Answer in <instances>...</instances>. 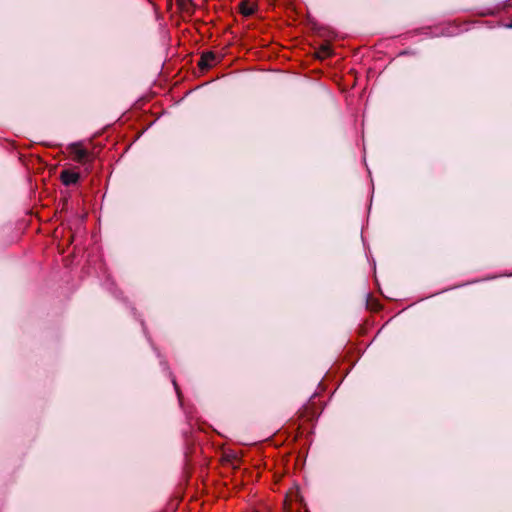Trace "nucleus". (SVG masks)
<instances>
[{
	"instance_id": "6",
	"label": "nucleus",
	"mask_w": 512,
	"mask_h": 512,
	"mask_svg": "<svg viewBox=\"0 0 512 512\" xmlns=\"http://www.w3.org/2000/svg\"><path fill=\"white\" fill-rule=\"evenodd\" d=\"M191 0H177V4L182 8V9H187V5L190 3Z\"/></svg>"
},
{
	"instance_id": "2",
	"label": "nucleus",
	"mask_w": 512,
	"mask_h": 512,
	"mask_svg": "<svg viewBox=\"0 0 512 512\" xmlns=\"http://www.w3.org/2000/svg\"><path fill=\"white\" fill-rule=\"evenodd\" d=\"M60 179L65 186L76 184L80 179V174L71 170H63Z\"/></svg>"
},
{
	"instance_id": "1",
	"label": "nucleus",
	"mask_w": 512,
	"mask_h": 512,
	"mask_svg": "<svg viewBox=\"0 0 512 512\" xmlns=\"http://www.w3.org/2000/svg\"><path fill=\"white\" fill-rule=\"evenodd\" d=\"M70 153L73 155V160L86 166V170L90 169L91 157L89 152L82 148L81 143H71L68 147Z\"/></svg>"
},
{
	"instance_id": "3",
	"label": "nucleus",
	"mask_w": 512,
	"mask_h": 512,
	"mask_svg": "<svg viewBox=\"0 0 512 512\" xmlns=\"http://www.w3.org/2000/svg\"><path fill=\"white\" fill-rule=\"evenodd\" d=\"M217 62L216 55L213 52L204 53L199 61L201 69H208Z\"/></svg>"
},
{
	"instance_id": "5",
	"label": "nucleus",
	"mask_w": 512,
	"mask_h": 512,
	"mask_svg": "<svg viewBox=\"0 0 512 512\" xmlns=\"http://www.w3.org/2000/svg\"><path fill=\"white\" fill-rule=\"evenodd\" d=\"M172 383H173V386H174L175 391H176V393H177V396H178L179 402H180V403H182V400H181V393H180V390H179V387H178V385H177V383H176L175 378H172Z\"/></svg>"
},
{
	"instance_id": "7",
	"label": "nucleus",
	"mask_w": 512,
	"mask_h": 512,
	"mask_svg": "<svg viewBox=\"0 0 512 512\" xmlns=\"http://www.w3.org/2000/svg\"><path fill=\"white\" fill-rule=\"evenodd\" d=\"M241 12H242V14H244L246 16H249V15H252L254 13V10L252 8L242 7Z\"/></svg>"
},
{
	"instance_id": "4",
	"label": "nucleus",
	"mask_w": 512,
	"mask_h": 512,
	"mask_svg": "<svg viewBox=\"0 0 512 512\" xmlns=\"http://www.w3.org/2000/svg\"><path fill=\"white\" fill-rule=\"evenodd\" d=\"M330 55H331V48L329 47V45L328 44L322 45L318 52V56L321 58H324V57H328Z\"/></svg>"
}]
</instances>
